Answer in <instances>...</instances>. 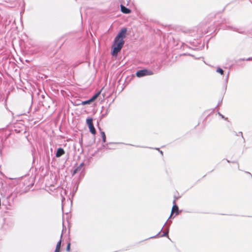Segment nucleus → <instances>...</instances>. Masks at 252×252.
<instances>
[{"instance_id": "obj_2", "label": "nucleus", "mask_w": 252, "mask_h": 252, "mask_svg": "<svg viewBox=\"0 0 252 252\" xmlns=\"http://www.w3.org/2000/svg\"><path fill=\"white\" fill-rule=\"evenodd\" d=\"M129 2L130 0H122L121 1V10L123 13L129 14L131 13V10L124 6V5H128Z\"/></svg>"}, {"instance_id": "obj_14", "label": "nucleus", "mask_w": 252, "mask_h": 252, "mask_svg": "<svg viewBox=\"0 0 252 252\" xmlns=\"http://www.w3.org/2000/svg\"><path fill=\"white\" fill-rule=\"evenodd\" d=\"M220 115L223 119H224L225 120H227V118H225L224 117V116L223 115H222L221 114H220Z\"/></svg>"}, {"instance_id": "obj_9", "label": "nucleus", "mask_w": 252, "mask_h": 252, "mask_svg": "<svg viewBox=\"0 0 252 252\" xmlns=\"http://www.w3.org/2000/svg\"><path fill=\"white\" fill-rule=\"evenodd\" d=\"M101 137L102 138L103 142L104 143H105L106 142V139L105 132L104 131H101Z\"/></svg>"}, {"instance_id": "obj_11", "label": "nucleus", "mask_w": 252, "mask_h": 252, "mask_svg": "<svg viewBox=\"0 0 252 252\" xmlns=\"http://www.w3.org/2000/svg\"><path fill=\"white\" fill-rule=\"evenodd\" d=\"M217 72L220 73L221 75L223 74V70L220 67L217 68Z\"/></svg>"}, {"instance_id": "obj_7", "label": "nucleus", "mask_w": 252, "mask_h": 252, "mask_svg": "<svg viewBox=\"0 0 252 252\" xmlns=\"http://www.w3.org/2000/svg\"><path fill=\"white\" fill-rule=\"evenodd\" d=\"M63 154H64V151L63 149L60 148L57 150L56 156L58 158L61 157Z\"/></svg>"}, {"instance_id": "obj_12", "label": "nucleus", "mask_w": 252, "mask_h": 252, "mask_svg": "<svg viewBox=\"0 0 252 252\" xmlns=\"http://www.w3.org/2000/svg\"><path fill=\"white\" fill-rule=\"evenodd\" d=\"M70 245H71L70 243L68 242L67 243V245L66 249V251L67 252H69L70 251Z\"/></svg>"}, {"instance_id": "obj_3", "label": "nucleus", "mask_w": 252, "mask_h": 252, "mask_svg": "<svg viewBox=\"0 0 252 252\" xmlns=\"http://www.w3.org/2000/svg\"><path fill=\"white\" fill-rule=\"evenodd\" d=\"M93 121V120L92 118H89L87 119L86 122L88 126L90 131L92 134L95 135L96 134V130L94 126Z\"/></svg>"}, {"instance_id": "obj_13", "label": "nucleus", "mask_w": 252, "mask_h": 252, "mask_svg": "<svg viewBox=\"0 0 252 252\" xmlns=\"http://www.w3.org/2000/svg\"><path fill=\"white\" fill-rule=\"evenodd\" d=\"M92 101H91L90 99L88 100H87V101H83L82 102V105H85V104H89L90 102H91Z\"/></svg>"}, {"instance_id": "obj_10", "label": "nucleus", "mask_w": 252, "mask_h": 252, "mask_svg": "<svg viewBox=\"0 0 252 252\" xmlns=\"http://www.w3.org/2000/svg\"><path fill=\"white\" fill-rule=\"evenodd\" d=\"M81 169V165H80L79 166L77 167L73 171V174L74 175L76 173H77L78 171H80Z\"/></svg>"}, {"instance_id": "obj_6", "label": "nucleus", "mask_w": 252, "mask_h": 252, "mask_svg": "<svg viewBox=\"0 0 252 252\" xmlns=\"http://www.w3.org/2000/svg\"><path fill=\"white\" fill-rule=\"evenodd\" d=\"M62 235L61 236V239L58 241V242L57 243L56 249L55 250V252H60L61 251V244H62Z\"/></svg>"}, {"instance_id": "obj_8", "label": "nucleus", "mask_w": 252, "mask_h": 252, "mask_svg": "<svg viewBox=\"0 0 252 252\" xmlns=\"http://www.w3.org/2000/svg\"><path fill=\"white\" fill-rule=\"evenodd\" d=\"M101 90L99 92H98L97 93H96L95 95H94L91 99V101L92 102L93 101H94L95 99H96V98L99 95V94H100L101 93Z\"/></svg>"}, {"instance_id": "obj_5", "label": "nucleus", "mask_w": 252, "mask_h": 252, "mask_svg": "<svg viewBox=\"0 0 252 252\" xmlns=\"http://www.w3.org/2000/svg\"><path fill=\"white\" fill-rule=\"evenodd\" d=\"M173 203L174 205L172 207V211H171V215L173 214L174 213H176V215H177L178 213V206L175 204V200L173 201Z\"/></svg>"}, {"instance_id": "obj_4", "label": "nucleus", "mask_w": 252, "mask_h": 252, "mask_svg": "<svg viewBox=\"0 0 252 252\" xmlns=\"http://www.w3.org/2000/svg\"><path fill=\"white\" fill-rule=\"evenodd\" d=\"M154 73L152 71L148 70L147 69H143L138 71L136 72V75L137 77H141L146 75H152Z\"/></svg>"}, {"instance_id": "obj_1", "label": "nucleus", "mask_w": 252, "mask_h": 252, "mask_svg": "<svg viewBox=\"0 0 252 252\" xmlns=\"http://www.w3.org/2000/svg\"><path fill=\"white\" fill-rule=\"evenodd\" d=\"M126 28L122 29L115 38L111 53L112 56H117L123 47L125 43L124 38L126 37Z\"/></svg>"}]
</instances>
